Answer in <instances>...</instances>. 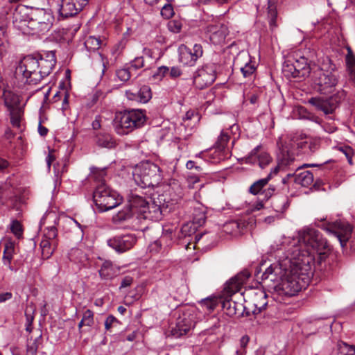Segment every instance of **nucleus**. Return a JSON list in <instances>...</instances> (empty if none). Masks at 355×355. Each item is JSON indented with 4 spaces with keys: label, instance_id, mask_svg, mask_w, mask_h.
<instances>
[{
    "label": "nucleus",
    "instance_id": "6e6d98bb",
    "mask_svg": "<svg viewBox=\"0 0 355 355\" xmlns=\"http://www.w3.org/2000/svg\"><path fill=\"white\" fill-rule=\"evenodd\" d=\"M131 67L139 69L146 66L145 60L143 56L135 58L130 63Z\"/></svg>",
    "mask_w": 355,
    "mask_h": 355
},
{
    "label": "nucleus",
    "instance_id": "2eb2a0df",
    "mask_svg": "<svg viewBox=\"0 0 355 355\" xmlns=\"http://www.w3.org/2000/svg\"><path fill=\"white\" fill-rule=\"evenodd\" d=\"M179 62L185 66L195 65L197 60L202 56L203 49L200 44H195L193 49L182 44L178 48Z\"/></svg>",
    "mask_w": 355,
    "mask_h": 355
},
{
    "label": "nucleus",
    "instance_id": "603ef678",
    "mask_svg": "<svg viewBox=\"0 0 355 355\" xmlns=\"http://www.w3.org/2000/svg\"><path fill=\"white\" fill-rule=\"evenodd\" d=\"M161 15L166 19H169L174 15L173 8L171 4L164 5L161 10Z\"/></svg>",
    "mask_w": 355,
    "mask_h": 355
},
{
    "label": "nucleus",
    "instance_id": "f704fd0d",
    "mask_svg": "<svg viewBox=\"0 0 355 355\" xmlns=\"http://www.w3.org/2000/svg\"><path fill=\"white\" fill-rule=\"evenodd\" d=\"M99 275L103 279H111L116 275V271L110 261H105L99 270Z\"/></svg>",
    "mask_w": 355,
    "mask_h": 355
},
{
    "label": "nucleus",
    "instance_id": "412c9836",
    "mask_svg": "<svg viewBox=\"0 0 355 355\" xmlns=\"http://www.w3.org/2000/svg\"><path fill=\"white\" fill-rule=\"evenodd\" d=\"M267 297L268 295L263 290L254 289L250 291L248 294V300L254 307L252 309L253 314H258L266 309L268 304Z\"/></svg>",
    "mask_w": 355,
    "mask_h": 355
},
{
    "label": "nucleus",
    "instance_id": "4c0bfd02",
    "mask_svg": "<svg viewBox=\"0 0 355 355\" xmlns=\"http://www.w3.org/2000/svg\"><path fill=\"white\" fill-rule=\"evenodd\" d=\"M42 334H39L34 339L30 338L27 342V352L34 355L37 353L39 346L42 344Z\"/></svg>",
    "mask_w": 355,
    "mask_h": 355
},
{
    "label": "nucleus",
    "instance_id": "20e7f679",
    "mask_svg": "<svg viewBox=\"0 0 355 355\" xmlns=\"http://www.w3.org/2000/svg\"><path fill=\"white\" fill-rule=\"evenodd\" d=\"M133 178L136 184L142 188L153 187L162 180L160 168L150 161L142 162L136 166Z\"/></svg>",
    "mask_w": 355,
    "mask_h": 355
},
{
    "label": "nucleus",
    "instance_id": "5701e85b",
    "mask_svg": "<svg viewBox=\"0 0 355 355\" xmlns=\"http://www.w3.org/2000/svg\"><path fill=\"white\" fill-rule=\"evenodd\" d=\"M112 220L116 224L130 223L132 225H137L141 219L139 218V215L127 205L113 216Z\"/></svg>",
    "mask_w": 355,
    "mask_h": 355
},
{
    "label": "nucleus",
    "instance_id": "ddd939ff",
    "mask_svg": "<svg viewBox=\"0 0 355 355\" xmlns=\"http://www.w3.org/2000/svg\"><path fill=\"white\" fill-rule=\"evenodd\" d=\"M279 167L277 166L274 169L267 175L266 178L259 179L254 182L249 188V193L252 195L261 194L264 196L266 201L268 200L272 196L276 193L277 189H279L278 185H275L271 183L267 188L265 189L266 186L268 184L269 181L272 178V173H277L279 171Z\"/></svg>",
    "mask_w": 355,
    "mask_h": 355
},
{
    "label": "nucleus",
    "instance_id": "37998d69",
    "mask_svg": "<svg viewBox=\"0 0 355 355\" xmlns=\"http://www.w3.org/2000/svg\"><path fill=\"white\" fill-rule=\"evenodd\" d=\"M58 230L55 226H51L46 227L44 230V234L42 239L43 240H48L49 241H58Z\"/></svg>",
    "mask_w": 355,
    "mask_h": 355
},
{
    "label": "nucleus",
    "instance_id": "c9c22d12",
    "mask_svg": "<svg viewBox=\"0 0 355 355\" xmlns=\"http://www.w3.org/2000/svg\"><path fill=\"white\" fill-rule=\"evenodd\" d=\"M295 181L302 187H309L313 182V175L309 171H304L296 175Z\"/></svg>",
    "mask_w": 355,
    "mask_h": 355
},
{
    "label": "nucleus",
    "instance_id": "a211bd4d",
    "mask_svg": "<svg viewBox=\"0 0 355 355\" xmlns=\"http://www.w3.org/2000/svg\"><path fill=\"white\" fill-rule=\"evenodd\" d=\"M89 0H62L59 13L63 18L73 17L88 4Z\"/></svg>",
    "mask_w": 355,
    "mask_h": 355
},
{
    "label": "nucleus",
    "instance_id": "de8ad7c7",
    "mask_svg": "<svg viewBox=\"0 0 355 355\" xmlns=\"http://www.w3.org/2000/svg\"><path fill=\"white\" fill-rule=\"evenodd\" d=\"M82 320L85 322V326L92 327L94 323V313L90 309L86 310L82 318Z\"/></svg>",
    "mask_w": 355,
    "mask_h": 355
},
{
    "label": "nucleus",
    "instance_id": "79ce46f5",
    "mask_svg": "<svg viewBox=\"0 0 355 355\" xmlns=\"http://www.w3.org/2000/svg\"><path fill=\"white\" fill-rule=\"evenodd\" d=\"M106 168H99L97 167L91 168V175L96 180L99 182V184L105 183L103 182L104 178L106 176Z\"/></svg>",
    "mask_w": 355,
    "mask_h": 355
},
{
    "label": "nucleus",
    "instance_id": "9b49d317",
    "mask_svg": "<svg viewBox=\"0 0 355 355\" xmlns=\"http://www.w3.org/2000/svg\"><path fill=\"white\" fill-rule=\"evenodd\" d=\"M196 317L193 309H187L179 314L175 327L171 330V336L175 338L187 335L196 324Z\"/></svg>",
    "mask_w": 355,
    "mask_h": 355
},
{
    "label": "nucleus",
    "instance_id": "dca6fc26",
    "mask_svg": "<svg viewBox=\"0 0 355 355\" xmlns=\"http://www.w3.org/2000/svg\"><path fill=\"white\" fill-rule=\"evenodd\" d=\"M137 239L131 234L116 235L107 241L108 246L119 253L130 250L136 243Z\"/></svg>",
    "mask_w": 355,
    "mask_h": 355
},
{
    "label": "nucleus",
    "instance_id": "a19ab883",
    "mask_svg": "<svg viewBox=\"0 0 355 355\" xmlns=\"http://www.w3.org/2000/svg\"><path fill=\"white\" fill-rule=\"evenodd\" d=\"M338 355H354L355 354V348L353 345L340 341L337 344Z\"/></svg>",
    "mask_w": 355,
    "mask_h": 355
},
{
    "label": "nucleus",
    "instance_id": "69168bd1",
    "mask_svg": "<svg viewBox=\"0 0 355 355\" xmlns=\"http://www.w3.org/2000/svg\"><path fill=\"white\" fill-rule=\"evenodd\" d=\"M56 157L55 155V150H50L49 153L46 158V162L49 169L51 167V164L55 160Z\"/></svg>",
    "mask_w": 355,
    "mask_h": 355
},
{
    "label": "nucleus",
    "instance_id": "864d4df0",
    "mask_svg": "<svg viewBox=\"0 0 355 355\" xmlns=\"http://www.w3.org/2000/svg\"><path fill=\"white\" fill-rule=\"evenodd\" d=\"M11 232L17 236H19L22 234V227L21 223L15 220H13L10 225Z\"/></svg>",
    "mask_w": 355,
    "mask_h": 355
},
{
    "label": "nucleus",
    "instance_id": "423d86ee",
    "mask_svg": "<svg viewBox=\"0 0 355 355\" xmlns=\"http://www.w3.org/2000/svg\"><path fill=\"white\" fill-rule=\"evenodd\" d=\"M15 75L25 84H39L42 81V75L39 73L37 57L33 55L24 57L16 67Z\"/></svg>",
    "mask_w": 355,
    "mask_h": 355
},
{
    "label": "nucleus",
    "instance_id": "0eeeda50",
    "mask_svg": "<svg viewBox=\"0 0 355 355\" xmlns=\"http://www.w3.org/2000/svg\"><path fill=\"white\" fill-rule=\"evenodd\" d=\"M93 199L99 211L111 210L122 202V197L105 183L98 184L94 191Z\"/></svg>",
    "mask_w": 355,
    "mask_h": 355
},
{
    "label": "nucleus",
    "instance_id": "1a4fd4ad",
    "mask_svg": "<svg viewBox=\"0 0 355 355\" xmlns=\"http://www.w3.org/2000/svg\"><path fill=\"white\" fill-rule=\"evenodd\" d=\"M313 83L314 89L320 94L332 93L338 83L335 74L329 70H325L324 66L318 67L313 71Z\"/></svg>",
    "mask_w": 355,
    "mask_h": 355
},
{
    "label": "nucleus",
    "instance_id": "052dcab7",
    "mask_svg": "<svg viewBox=\"0 0 355 355\" xmlns=\"http://www.w3.org/2000/svg\"><path fill=\"white\" fill-rule=\"evenodd\" d=\"M209 235L204 233V234H198L195 236V240L197 243H202V244H205L207 241L209 240Z\"/></svg>",
    "mask_w": 355,
    "mask_h": 355
},
{
    "label": "nucleus",
    "instance_id": "3c124183",
    "mask_svg": "<svg viewBox=\"0 0 355 355\" xmlns=\"http://www.w3.org/2000/svg\"><path fill=\"white\" fill-rule=\"evenodd\" d=\"M183 121H190V120H194L196 121H199L200 120V116L198 113L193 110H189L187 111L185 114V115L183 116Z\"/></svg>",
    "mask_w": 355,
    "mask_h": 355
},
{
    "label": "nucleus",
    "instance_id": "c03bdc74",
    "mask_svg": "<svg viewBox=\"0 0 355 355\" xmlns=\"http://www.w3.org/2000/svg\"><path fill=\"white\" fill-rule=\"evenodd\" d=\"M229 139V135L227 132L222 131L220 136L218 138L217 141L215 144L216 148L219 151L224 150Z\"/></svg>",
    "mask_w": 355,
    "mask_h": 355
},
{
    "label": "nucleus",
    "instance_id": "ea45409f",
    "mask_svg": "<svg viewBox=\"0 0 355 355\" xmlns=\"http://www.w3.org/2000/svg\"><path fill=\"white\" fill-rule=\"evenodd\" d=\"M219 302H220V300L216 297H207L202 299L199 303L203 309L211 312L216 309Z\"/></svg>",
    "mask_w": 355,
    "mask_h": 355
},
{
    "label": "nucleus",
    "instance_id": "aec40b11",
    "mask_svg": "<svg viewBox=\"0 0 355 355\" xmlns=\"http://www.w3.org/2000/svg\"><path fill=\"white\" fill-rule=\"evenodd\" d=\"M308 103L317 110L322 112L325 115L332 114L338 106V102L335 98L312 97Z\"/></svg>",
    "mask_w": 355,
    "mask_h": 355
},
{
    "label": "nucleus",
    "instance_id": "6ab92c4d",
    "mask_svg": "<svg viewBox=\"0 0 355 355\" xmlns=\"http://www.w3.org/2000/svg\"><path fill=\"white\" fill-rule=\"evenodd\" d=\"M35 57L37 60L39 73L42 75V80H43L52 72L56 64L55 53L53 51H46Z\"/></svg>",
    "mask_w": 355,
    "mask_h": 355
},
{
    "label": "nucleus",
    "instance_id": "473e14b6",
    "mask_svg": "<svg viewBox=\"0 0 355 355\" xmlns=\"http://www.w3.org/2000/svg\"><path fill=\"white\" fill-rule=\"evenodd\" d=\"M15 253V243L12 241H6L4 244V250L3 254V262L5 266H7L12 270L11 261L12 256Z\"/></svg>",
    "mask_w": 355,
    "mask_h": 355
},
{
    "label": "nucleus",
    "instance_id": "e433bc0d",
    "mask_svg": "<svg viewBox=\"0 0 355 355\" xmlns=\"http://www.w3.org/2000/svg\"><path fill=\"white\" fill-rule=\"evenodd\" d=\"M284 75L288 78H298L294 60H287L284 62L282 67Z\"/></svg>",
    "mask_w": 355,
    "mask_h": 355
},
{
    "label": "nucleus",
    "instance_id": "4d7b16f0",
    "mask_svg": "<svg viewBox=\"0 0 355 355\" xmlns=\"http://www.w3.org/2000/svg\"><path fill=\"white\" fill-rule=\"evenodd\" d=\"M167 74L169 75V68L166 66H162L157 69V72L154 73L153 77L157 79H162Z\"/></svg>",
    "mask_w": 355,
    "mask_h": 355
},
{
    "label": "nucleus",
    "instance_id": "e2e57ef3",
    "mask_svg": "<svg viewBox=\"0 0 355 355\" xmlns=\"http://www.w3.org/2000/svg\"><path fill=\"white\" fill-rule=\"evenodd\" d=\"M186 167L187 169L191 170L195 169L196 171L198 172L202 171V168L201 166L197 165L196 163L194 161L189 160L186 164Z\"/></svg>",
    "mask_w": 355,
    "mask_h": 355
},
{
    "label": "nucleus",
    "instance_id": "49530a36",
    "mask_svg": "<svg viewBox=\"0 0 355 355\" xmlns=\"http://www.w3.org/2000/svg\"><path fill=\"white\" fill-rule=\"evenodd\" d=\"M240 69L245 78H250L254 73L256 67L254 64L247 62L243 67H241Z\"/></svg>",
    "mask_w": 355,
    "mask_h": 355
},
{
    "label": "nucleus",
    "instance_id": "bb28decb",
    "mask_svg": "<svg viewBox=\"0 0 355 355\" xmlns=\"http://www.w3.org/2000/svg\"><path fill=\"white\" fill-rule=\"evenodd\" d=\"M222 307L224 312L229 316H240L243 314V306L230 299L223 300L222 302Z\"/></svg>",
    "mask_w": 355,
    "mask_h": 355
},
{
    "label": "nucleus",
    "instance_id": "cd10ccee",
    "mask_svg": "<svg viewBox=\"0 0 355 355\" xmlns=\"http://www.w3.org/2000/svg\"><path fill=\"white\" fill-rule=\"evenodd\" d=\"M7 28V21L6 15L0 17V56H4L8 52L9 42L6 35Z\"/></svg>",
    "mask_w": 355,
    "mask_h": 355
},
{
    "label": "nucleus",
    "instance_id": "774afa93",
    "mask_svg": "<svg viewBox=\"0 0 355 355\" xmlns=\"http://www.w3.org/2000/svg\"><path fill=\"white\" fill-rule=\"evenodd\" d=\"M302 118L309 119V120L313 121L318 124H320L321 121H322L320 118H319L318 116H315L314 114H312L311 113H307L306 115H304L302 116Z\"/></svg>",
    "mask_w": 355,
    "mask_h": 355
},
{
    "label": "nucleus",
    "instance_id": "c756f323",
    "mask_svg": "<svg viewBox=\"0 0 355 355\" xmlns=\"http://www.w3.org/2000/svg\"><path fill=\"white\" fill-rule=\"evenodd\" d=\"M141 219H149L151 220H157L162 218V211L160 206L153 202L150 204L148 202L147 210H145Z\"/></svg>",
    "mask_w": 355,
    "mask_h": 355
},
{
    "label": "nucleus",
    "instance_id": "f03ea898",
    "mask_svg": "<svg viewBox=\"0 0 355 355\" xmlns=\"http://www.w3.org/2000/svg\"><path fill=\"white\" fill-rule=\"evenodd\" d=\"M27 10L21 7L14 13V21L19 22L20 28L25 31L26 27L32 34H44L51 28L54 16L50 10L35 8L26 13Z\"/></svg>",
    "mask_w": 355,
    "mask_h": 355
},
{
    "label": "nucleus",
    "instance_id": "a878e982",
    "mask_svg": "<svg viewBox=\"0 0 355 355\" xmlns=\"http://www.w3.org/2000/svg\"><path fill=\"white\" fill-rule=\"evenodd\" d=\"M125 95L129 100L142 103H147L152 97L151 89L147 85L142 86L135 92L126 91Z\"/></svg>",
    "mask_w": 355,
    "mask_h": 355
},
{
    "label": "nucleus",
    "instance_id": "8fccbe9b",
    "mask_svg": "<svg viewBox=\"0 0 355 355\" xmlns=\"http://www.w3.org/2000/svg\"><path fill=\"white\" fill-rule=\"evenodd\" d=\"M168 28L174 33H180L182 29V22L179 20H171L168 23Z\"/></svg>",
    "mask_w": 355,
    "mask_h": 355
},
{
    "label": "nucleus",
    "instance_id": "4468645a",
    "mask_svg": "<svg viewBox=\"0 0 355 355\" xmlns=\"http://www.w3.org/2000/svg\"><path fill=\"white\" fill-rule=\"evenodd\" d=\"M216 78V65L207 64L199 69L194 76L193 83L196 87L202 89L211 85Z\"/></svg>",
    "mask_w": 355,
    "mask_h": 355
},
{
    "label": "nucleus",
    "instance_id": "bf43d9fd",
    "mask_svg": "<svg viewBox=\"0 0 355 355\" xmlns=\"http://www.w3.org/2000/svg\"><path fill=\"white\" fill-rule=\"evenodd\" d=\"M286 202V198H283L281 203H278L277 202H272V207L277 212H282L285 209Z\"/></svg>",
    "mask_w": 355,
    "mask_h": 355
},
{
    "label": "nucleus",
    "instance_id": "f8f14e48",
    "mask_svg": "<svg viewBox=\"0 0 355 355\" xmlns=\"http://www.w3.org/2000/svg\"><path fill=\"white\" fill-rule=\"evenodd\" d=\"M285 261L284 259L279 263H274L267 268L264 272L262 273L261 279L263 287H267L268 289L274 290L275 291L277 284L282 278L286 268L288 266H283Z\"/></svg>",
    "mask_w": 355,
    "mask_h": 355
},
{
    "label": "nucleus",
    "instance_id": "680f3d73",
    "mask_svg": "<svg viewBox=\"0 0 355 355\" xmlns=\"http://www.w3.org/2000/svg\"><path fill=\"white\" fill-rule=\"evenodd\" d=\"M182 71L178 67H173L169 69V76L171 78H176L182 75Z\"/></svg>",
    "mask_w": 355,
    "mask_h": 355
},
{
    "label": "nucleus",
    "instance_id": "5fc2aeb1",
    "mask_svg": "<svg viewBox=\"0 0 355 355\" xmlns=\"http://www.w3.org/2000/svg\"><path fill=\"white\" fill-rule=\"evenodd\" d=\"M119 324V320L112 315H110L105 321V328L107 331L110 330L111 327Z\"/></svg>",
    "mask_w": 355,
    "mask_h": 355
},
{
    "label": "nucleus",
    "instance_id": "6e6552de",
    "mask_svg": "<svg viewBox=\"0 0 355 355\" xmlns=\"http://www.w3.org/2000/svg\"><path fill=\"white\" fill-rule=\"evenodd\" d=\"M324 220V218H316L314 223L317 227L335 235L338 238L341 246H345L352 236L353 231L352 225L347 221L341 219L331 223L328 222L320 224V223Z\"/></svg>",
    "mask_w": 355,
    "mask_h": 355
},
{
    "label": "nucleus",
    "instance_id": "f3484780",
    "mask_svg": "<svg viewBox=\"0 0 355 355\" xmlns=\"http://www.w3.org/2000/svg\"><path fill=\"white\" fill-rule=\"evenodd\" d=\"M205 33L212 44H220L225 41L228 34V29L225 24L213 19L211 22L206 26Z\"/></svg>",
    "mask_w": 355,
    "mask_h": 355
},
{
    "label": "nucleus",
    "instance_id": "c85d7f7f",
    "mask_svg": "<svg viewBox=\"0 0 355 355\" xmlns=\"http://www.w3.org/2000/svg\"><path fill=\"white\" fill-rule=\"evenodd\" d=\"M250 274L248 271H244L236 275L234 277L232 278L228 283V288L231 292H236L239 291L240 287L250 277Z\"/></svg>",
    "mask_w": 355,
    "mask_h": 355
},
{
    "label": "nucleus",
    "instance_id": "0e129e2a",
    "mask_svg": "<svg viewBox=\"0 0 355 355\" xmlns=\"http://www.w3.org/2000/svg\"><path fill=\"white\" fill-rule=\"evenodd\" d=\"M133 282V278L130 276H125L121 282L120 289L130 286Z\"/></svg>",
    "mask_w": 355,
    "mask_h": 355
},
{
    "label": "nucleus",
    "instance_id": "09e8293b",
    "mask_svg": "<svg viewBox=\"0 0 355 355\" xmlns=\"http://www.w3.org/2000/svg\"><path fill=\"white\" fill-rule=\"evenodd\" d=\"M116 75L117 78L122 82L128 81L131 77L129 69L126 68L116 70Z\"/></svg>",
    "mask_w": 355,
    "mask_h": 355
},
{
    "label": "nucleus",
    "instance_id": "393cba45",
    "mask_svg": "<svg viewBox=\"0 0 355 355\" xmlns=\"http://www.w3.org/2000/svg\"><path fill=\"white\" fill-rule=\"evenodd\" d=\"M294 62L297 72V76L299 78L308 77L311 71L313 72L318 67L316 64L309 62L305 57H300L299 59L295 60Z\"/></svg>",
    "mask_w": 355,
    "mask_h": 355
},
{
    "label": "nucleus",
    "instance_id": "72a5a7b5",
    "mask_svg": "<svg viewBox=\"0 0 355 355\" xmlns=\"http://www.w3.org/2000/svg\"><path fill=\"white\" fill-rule=\"evenodd\" d=\"M96 144L101 147L112 148L116 146V141L110 134H98L96 137Z\"/></svg>",
    "mask_w": 355,
    "mask_h": 355
},
{
    "label": "nucleus",
    "instance_id": "b1692460",
    "mask_svg": "<svg viewBox=\"0 0 355 355\" xmlns=\"http://www.w3.org/2000/svg\"><path fill=\"white\" fill-rule=\"evenodd\" d=\"M148 202L145 198L137 194L131 193L128 196V205L139 215L140 219L145 210H147Z\"/></svg>",
    "mask_w": 355,
    "mask_h": 355
},
{
    "label": "nucleus",
    "instance_id": "9d476101",
    "mask_svg": "<svg viewBox=\"0 0 355 355\" xmlns=\"http://www.w3.org/2000/svg\"><path fill=\"white\" fill-rule=\"evenodd\" d=\"M3 96L5 105L10 112L11 123L13 126L19 128L24 115V109L20 104V96L10 90L4 91Z\"/></svg>",
    "mask_w": 355,
    "mask_h": 355
},
{
    "label": "nucleus",
    "instance_id": "7c9ffc66",
    "mask_svg": "<svg viewBox=\"0 0 355 355\" xmlns=\"http://www.w3.org/2000/svg\"><path fill=\"white\" fill-rule=\"evenodd\" d=\"M58 244V241H49L48 240L42 239L40 242V248L42 250V258L44 259H49L53 254Z\"/></svg>",
    "mask_w": 355,
    "mask_h": 355
},
{
    "label": "nucleus",
    "instance_id": "338daca9",
    "mask_svg": "<svg viewBox=\"0 0 355 355\" xmlns=\"http://www.w3.org/2000/svg\"><path fill=\"white\" fill-rule=\"evenodd\" d=\"M25 316L26 324H32L34 320L33 311L32 310L26 309L25 311Z\"/></svg>",
    "mask_w": 355,
    "mask_h": 355
},
{
    "label": "nucleus",
    "instance_id": "58836bf2",
    "mask_svg": "<svg viewBox=\"0 0 355 355\" xmlns=\"http://www.w3.org/2000/svg\"><path fill=\"white\" fill-rule=\"evenodd\" d=\"M101 44L100 38L94 36L88 37L85 41V46L89 51H95L98 50Z\"/></svg>",
    "mask_w": 355,
    "mask_h": 355
},
{
    "label": "nucleus",
    "instance_id": "f257e3e1",
    "mask_svg": "<svg viewBox=\"0 0 355 355\" xmlns=\"http://www.w3.org/2000/svg\"><path fill=\"white\" fill-rule=\"evenodd\" d=\"M298 243L287 251L283 266H288L275 290L279 295L294 296L304 288L313 274L316 257L317 263L321 264L331 250L327 239L313 228L300 232Z\"/></svg>",
    "mask_w": 355,
    "mask_h": 355
},
{
    "label": "nucleus",
    "instance_id": "7ed1b4c3",
    "mask_svg": "<svg viewBox=\"0 0 355 355\" xmlns=\"http://www.w3.org/2000/svg\"><path fill=\"white\" fill-rule=\"evenodd\" d=\"M146 111L139 109L125 110L117 113L113 121L119 135H127L135 129L142 127L146 122Z\"/></svg>",
    "mask_w": 355,
    "mask_h": 355
},
{
    "label": "nucleus",
    "instance_id": "2f4dec72",
    "mask_svg": "<svg viewBox=\"0 0 355 355\" xmlns=\"http://www.w3.org/2000/svg\"><path fill=\"white\" fill-rule=\"evenodd\" d=\"M267 21L270 31L273 33L278 27V12L276 6H270L267 8Z\"/></svg>",
    "mask_w": 355,
    "mask_h": 355
},
{
    "label": "nucleus",
    "instance_id": "39448f33",
    "mask_svg": "<svg viewBox=\"0 0 355 355\" xmlns=\"http://www.w3.org/2000/svg\"><path fill=\"white\" fill-rule=\"evenodd\" d=\"M277 144L279 146L282 159L286 162V164H288L290 161L294 159L293 149L295 146L302 149L304 153L311 155L319 149L320 141L319 139L309 138L305 141L295 142L292 139L286 138L283 139L281 138Z\"/></svg>",
    "mask_w": 355,
    "mask_h": 355
},
{
    "label": "nucleus",
    "instance_id": "13d9d810",
    "mask_svg": "<svg viewBox=\"0 0 355 355\" xmlns=\"http://www.w3.org/2000/svg\"><path fill=\"white\" fill-rule=\"evenodd\" d=\"M249 340H250V338L247 335H245L243 336H242L240 339V345H241V347L243 349L242 351H237L236 353L237 354H240L241 355H243L244 354H245V347L248 345V343H249Z\"/></svg>",
    "mask_w": 355,
    "mask_h": 355
},
{
    "label": "nucleus",
    "instance_id": "a18cd8bd",
    "mask_svg": "<svg viewBox=\"0 0 355 355\" xmlns=\"http://www.w3.org/2000/svg\"><path fill=\"white\" fill-rule=\"evenodd\" d=\"M205 212L199 209H195L193 214V223L198 226H202L205 223Z\"/></svg>",
    "mask_w": 355,
    "mask_h": 355
},
{
    "label": "nucleus",
    "instance_id": "4be33fe9",
    "mask_svg": "<svg viewBox=\"0 0 355 355\" xmlns=\"http://www.w3.org/2000/svg\"><path fill=\"white\" fill-rule=\"evenodd\" d=\"M245 164H257L260 168H264L268 166L272 161V158L270 155L261 150V147L257 146L254 148L249 154L248 156L243 158Z\"/></svg>",
    "mask_w": 355,
    "mask_h": 355
}]
</instances>
